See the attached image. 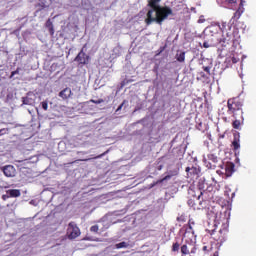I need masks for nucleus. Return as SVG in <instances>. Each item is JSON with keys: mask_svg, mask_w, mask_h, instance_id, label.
I'll list each match as a JSON object with an SVG mask.
<instances>
[{"mask_svg": "<svg viewBox=\"0 0 256 256\" xmlns=\"http://www.w3.org/2000/svg\"><path fill=\"white\" fill-rule=\"evenodd\" d=\"M6 193L9 197H21V190L19 189H9Z\"/></svg>", "mask_w": 256, "mask_h": 256, "instance_id": "11", "label": "nucleus"}, {"mask_svg": "<svg viewBox=\"0 0 256 256\" xmlns=\"http://www.w3.org/2000/svg\"><path fill=\"white\" fill-rule=\"evenodd\" d=\"M53 0H40L39 2V7H41L42 9H47V7H49V5H51V2Z\"/></svg>", "mask_w": 256, "mask_h": 256, "instance_id": "13", "label": "nucleus"}, {"mask_svg": "<svg viewBox=\"0 0 256 256\" xmlns=\"http://www.w3.org/2000/svg\"><path fill=\"white\" fill-rule=\"evenodd\" d=\"M181 253L182 255H189V247L187 244L181 246Z\"/></svg>", "mask_w": 256, "mask_h": 256, "instance_id": "18", "label": "nucleus"}, {"mask_svg": "<svg viewBox=\"0 0 256 256\" xmlns=\"http://www.w3.org/2000/svg\"><path fill=\"white\" fill-rule=\"evenodd\" d=\"M241 15H243V11L241 10V8L237 9L236 12L234 13L232 19L234 21H239V19H241Z\"/></svg>", "mask_w": 256, "mask_h": 256, "instance_id": "15", "label": "nucleus"}, {"mask_svg": "<svg viewBox=\"0 0 256 256\" xmlns=\"http://www.w3.org/2000/svg\"><path fill=\"white\" fill-rule=\"evenodd\" d=\"M77 161H91V158L76 160V161H74V162H71V165H73V163H77Z\"/></svg>", "mask_w": 256, "mask_h": 256, "instance_id": "32", "label": "nucleus"}, {"mask_svg": "<svg viewBox=\"0 0 256 256\" xmlns=\"http://www.w3.org/2000/svg\"><path fill=\"white\" fill-rule=\"evenodd\" d=\"M211 249H213L212 247H208V246H203L202 247V251L206 254V255H208V253H211Z\"/></svg>", "mask_w": 256, "mask_h": 256, "instance_id": "25", "label": "nucleus"}, {"mask_svg": "<svg viewBox=\"0 0 256 256\" xmlns=\"http://www.w3.org/2000/svg\"><path fill=\"white\" fill-rule=\"evenodd\" d=\"M125 103H127V100H124L116 109V113H118V111H121L123 109V106L125 105Z\"/></svg>", "mask_w": 256, "mask_h": 256, "instance_id": "29", "label": "nucleus"}, {"mask_svg": "<svg viewBox=\"0 0 256 256\" xmlns=\"http://www.w3.org/2000/svg\"><path fill=\"white\" fill-rule=\"evenodd\" d=\"M80 65H87L89 63V56L81 50L75 59Z\"/></svg>", "mask_w": 256, "mask_h": 256, "instance_id": "6", "label": "nucleus"}, {"mask_svg": "<svg viewBox=\"0 0 256 256\" xmlns=\"http://www.w3.org/2000/svg\"><path fill=\"white\" fill-rule=\"evenodd\" d=\"M232 24L222 21L219 25V29L222 32V39L219 41L222 47H227L233 40L235 36L233 35Z\"/></svg>", "mask_w": 256, "mask_h": 256, "instance_id": "3", "label": "nucleus"}, {"mask_svg": "<svg viewBox=\"0 0 256 256\" xmlns=\"http://www.w3.org/2000/svg\"><path fill=\"white\" fill-rule=\"evenodd\" d=\"M71 95H73L71 88H65L59 92V97H61V99H63L64 101L69 99V97H71Z\"/></svg>", "mask_w": 256, "mask_h": 256, "instance_id": "9", "label": "nucleus"}, {"mask_svg": "<svg viewBox=\"0 0 256 256\" xmlns=\"http://www.w3.org/2000/svg\"><path fill=\"white\" fill-rule=\"evenodd\" d=\"M235 173V164L233 162H228L225 165V175L226 177H231Z\"/></svg>", "mask_w": 256, "mask_h": 256, "instance_id": "8", "label": "nucleus"}, {"mask_svg": "<svg viewBox=\"0 0 256 256\" xmlns=\"http://www.w3.org/2000/svg\"><path fill=\"white\" fill-rule=\"evenodd\" d=\"M186 173L187 175H190V177H193V175H197L199 173V170L197 167H186Z\"/></svg>", "mask_w": 256, "mask_h": 256, "instance_id": "12", "label": "nucleus"}, {"mask_svg": "<svg viewBox=\"0 0 256 256\" xmlns=\"http://www.w3.org/2000/svg\"><path fill=\"white\" fill-rule=\"evenodd\" d=\"M90 103H94L95 105H101V103H105V100H103L102 98L95 100V99H91Z\"/></svg>", "mask_w": 256, "mask_h": 256, "instance_id": "19", "label": "nucleus"}, {"mask_svg": "<svg viewBox=\"0 0 256 256\" xmlns=\"http://www.w3.org/2000/svg\"><path fill=\"white\" fill-rule=\"evenodd\" d=\"M164 182H165V181H164L163 178H162V179H160V180H157L156 184L159 185L160 183H164Z\"/></svg>", "mask_w": 256, "mask_h": 256, "instance_id": "35", "label": "nucleus"}, {"mask_svg": "<svg viewBox=\"0 0 256 256\" xmlns=\"http://www.w3.org/2000/svg\"><path fill=\"white\" fill-rule=\"evenodd\" d=\"M203 47H204V49H209V47H210L209 42H204Z\"/></svg>", "mask_w": 256, "mask_h": 256, "instance_id": "34", "label": "nucleus"}, {"mask_svg": "<svg viewBox=\"0 0 256 256\" xmlns=\"http://www.w3.org/2000/svg\"><path fill=\"white\" fill-rule=\"evenodd\" d=\"M203 71H205L208 75H211V66H203Z\"/></svg>", "mask_w": 256, "mask_h": 256, "instance_id": "27", "label": "nucleus"}, {"mask_svg": "<svg viewBox=\"0 0 256 256\" xmlns=\"http://www.w3.org/2000/svg\"><path fill=\"white\" fill-rule=\"evenodd\" d=\"M176 61H178V63H185V52H177Z\"/></svg>", "mask_w": 256, "mask_h": 256, "instance_id": "14", "label": "nucleus"}, {"mask_svg": "<svg viewBox=\"0 0 256 256\" xmlns=\"http://www.w3.org/2000/svg\"><path fill=\"white\" fill-rule=\"evenodd\" d=\"M232 147H233L234 151H237V149H239V147H241V145L239 144V139H237V137L234 138V140L232 142Z\"/></svg>", "mask_w": 256, "mask_h": 256, "instance_id": "17", "label": "nucleus"}, {"mask_svg": "<svg viewBox=\"0 0 256 256\" xmlns=\"http://www.w3.org/2000/svg\"><path fill=\"white\" fill-rule=\"evenodd\" d=\"M161 0H149L148 10L146 14L145 23L146 25H151L152 23H157L158 25H163V22L169 15H173V10L167 6H160Z\"/></svg>", "mask_w": 256, "mask_h": 256, "instance_id": "2", "label": "nucleus"}, {"mask_svg": "<svg viewBox=\"0 0 256 256\" xmlns=\"http://www.w3.org/2000/svg\"><path fill=\"white\" fill-rule=\"evenodd\" d=\"M208 159L210 161H212V163H217V161H218V158H217V156H215V154L208 155Z\"/></svg>", "mask_w": 256, "mask_h": 256, "instance_id": "20", "label": "nucleus"}, {"mask_svg": "<svg viewBox=\"0 0 256 256\" xmlns=\"http://www.w3.org/2000/svg\"><path fill=\"white\" fill-rule=\"evenodd\" d=\"M105 155H107V151L98 155V156H96V157H94V159H101V157H105Z\"/></svg>", "mask_w": 256, "mask_h": 256, "instance_id": "30", "label": "nucleus"}, {"mask_svg": "<svg viewBox=\"0 0 256 256\" xmlns=\"http://www.w3.org/2000/svg\"><path fill=\"white\" fill-rule=\"evenodd\" d=\"M66 235L70 240L77 239V237L81 235V230L79 229V226H77L75 222H70L68 224Z\"/></svg>", "mask_w": 256, "mask_h": 256, "instance_id": "4", "label": "nucleus"}, {"mask_svg": "<svg viewBox=\"0 0 256 256\" xmlns=\"http://www.w3.org/2000/svg\"><path fill=\"white\" fill-rule=\"evenodd\" d=\"M91 233H98L99 232V225H93L90 227Z\"/></svg>", "mask_w": 256, "mask_h": 256, "instance_id": "23", "label": "nucleus"}, {"mask_svg": "<svg viewBox=\"0 0 256 256\" xmlns=\"http://www.w3.org/2000/svg\"><path fill=\"white\" fill-rule=\"evenodd\" d=\"M171 177H173V176H171L170 174H168V175H166L164 178H162L163 179V181H169V179H171Z\"/></svg>", "mask_w": 256, "mask_h": 256, "instance_id": "33", "label": "nucleus"}, {"mask_svg": "<svg viewBox=\"0 0 256 256\" xmlns=\"http://www.w3.org/2000/svg\"><path fill=\"white\" fill-rule=\"evenodd\" d=\"M179 247H180L179 242H175V243L172 245V251H173L174 253H177V251H179Z\"/></svg>", "mask_w": 256, "mask_h": 256, "instance_id": "22", "label": "nucleus"}, {"mask_svg": "<svg viewBox=\"0 0 256 256\" xmlns=\"http://www.w3.org/2000/svg\"><path fill=\"white\" fill-rule=\"evenodd\" d=\"M3 173L5 177H15V167L13 165L4 166Z\"/></svg>", "mask_w": 256, "mask_h": 256, "instance_id": "7", "label": "nucleus"}, {"mask_svg": "<svg viewBox=\"0 0 256 256\" xmlns=\"http://www.w3.org/2000/svg\"><path fill=\"white\" fill-rule=\"evenodd\" d=\"M201 77H205V73L201 72L200 73Z\"/></svg>", "mask_w": 256, "mask_h": 256, "instance_id": "37", "label": "nucleus"}, {"mask_svg": "<svg viewBox=\"0 0 256 256\" xmlns=\"http://www.w3.org/2000/svg\"><path fill=\"white\" fill-rule=\"evenodd\" d=\"M239 0H225V3L227 4V5H237V2H238Z\"/></svg>", "mask_w": 256, "mask_h": 256, "instance_id": "26", "label": "nucleus"}, {"mask_svg": "<svg viewBox=\"0 0 256 256\" xmlns=\"http://www.w3.org/2000/svg\"><path fill=\"white\" fill-rule=\"evenodd\" d=\"M168 175H171V177H175V176L179 175V169L170 170L168 172Z\"/></svg>", "mask_w": 256, "mask_h": 256, "instance_id": "21", "label": "nucleus"}, {"mask_svg": "<svg viewBox=\"0 0 256 256\" xmlns=\"http://www.w3.org/2000/svg\"><path fill=\"white\" fill-rule=\"evenodd\" d=\"M5 131H6L5 129H1L0 130V135H3L5 133Z\"/></svg>", "mask_w": 256, "mask_h": 256, "instance_id": "36", "label": "nucleus"}, {"mask_svg": "<svg viewBox=\"0 0 256 256\" xmlns=\"http://www.w3.org/2000/svg\"><path fill=\"white\" fill-rule=\"evenodd\" d=\"M214 241H217L220 245L225 243V239H227V229H220L218 232L213 230L211 234Z\"/></svg>", "mask_w": 256, "mask_h": 256, "instance_id": "5", "label": "nucleus"}, {"mask_svg": "<svg viewBox=\"0 0 256 256\" xmlns=\"http://www.w3.org/2000/svg\"><path fill=\"white\" fill-rule=\"evenodd\" d=\"M127 247H129V243L127 242H120L115 244L116 249H127Z\"/></svg>", "mask_w": 256, "mask_h": 256, "instance_id": "16", "label": "nucleus"}, {"mask_svg": "<svg viewBox=\"0 0 256 256\" xmlns=\"http://www.w3.org/2000/svg\"><path fill=\"white\" fill-rule=\"evenodd\" d=\"M243 107H245V102L239 97L229 98L227 100V112H222V119L224 123H229L230 115L233 119L232 127L238 131H241V127L245 125V112L243 111Z\"/></svg>", "mask_w": 256, "mask_h": 256, "instance_id": "1", "label": "nucleus"}, {"mask_svg": "<svg viewBox=\"0 0 256 256\" xmlns=\"http://www.w3.org/2000/svg\"><path fill=\"white\" fill-rule=\"evenodd\" d=\"M45 27L48 29L51 37H53L55 35V28L53 27V22H51V19L46 21Z\"/></svg>", "mask_w": 256, "mask_h": 256, "instance_id": "10", "label": "nucleus"}, {"mask_svg": "<svg viewBox=\"0 0 256 256\" xmlns=\"http://www.w3.org/2000/svg\"><path fill=\"white\" fill-rule=\"evenodd\" d=\"M42 105V109H44V111H47V109H49V103L47 101H43L41 103Z\"/></svg>", "mask_w": 256, "mask_h": 256, "instance_id": "28", "label": "nucleus"}, {"mask_svg": "<svg viewBox=\"0 0 256 256\" xmlns=\"http://www.w3.org/2000/svg\"><path fill=\"white\" fill-rule=\"evenodd\" d=\"M21 71V68H17L15 71L11 72L10 79H13L15 75H19V72Z\"/></svg>", "mask_w": 256, "mask_h": 256, "instance_id": "24", "label": "nucleus"}, {"mask_svg": "<svg viewBox=\"0 0 256 256\" xmlns=\"http://www.w3.org/2000/svg\"><path fill=\"white\" fill-rule=\"evenodd\" d=\"M9 197H11V196H9V194H3L2 195L3 201H7V199H9Z\"/></svg>", "mask_w": 256, "mask_h": 256, "instance_id": "31", "label": "nucleus"}, {"mask_svg": "<svg viewBox=\"0 0 256 256\" xmlns=\"http://www.w3.org/2000/svg\"><path fill=\"white\" fill-rule=\"evenodd\" d=\"M201 195H203V192L200 193V195L198 196V199H201Z\"/></svg>", "mask_w": 256, "mask_h": 256, "instance_id": "38", "label": "nucleus"}]
</instances>
